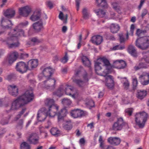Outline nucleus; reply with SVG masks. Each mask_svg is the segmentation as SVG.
Listing matches in <instances>:
<instances>
[{"label": "nucleus", "mask_w": 149, "mask_h": 149, "mask_svg": "<svg viewBox=\"0 0 149 149\" xmlns=\"http://www.w3.org/2000/svg\"><path fill=\"white\" fill-rule=\"evenodd\" d=\"M91 40L93 43L97 45H100L103 40L102 37L100 35L94 36L92 37Z\"/></svg>", "instance_id": "25"}, {"label": "nucleus", "mask_w": 149, "mask_h": 149, "mask_svg": "<svg viewBox=\"0 0 149 149\" xmlns=\"http://www.w3.org/2000/svg\"><path fill=\"white\" fill-rule=\"evenodd\" d=\"M76 2V6L77 7V11L79 10V0H75Z\"/></svg>", "instance_id": "62"}, {"label": "nucleus", "mask_w": 149, "mask_h": 149, "mask_svg": "<svg viewBox=\"0 0 149 149\" xmlns=\"http://www.w3.org/2000/svg\"><path fill=\"white\" fill-rule=\"evenodd\" d=\"M148 117L145 112H140L137 113L135 116V121L137 125L140 128L144 127Z\"/></svg>", "instance_id": "5"}, {"label": "nucleus", "mask_w": 149, "mask_h": 149, "mask_svg": "<svg viewBox=\"0 0 149 149\" xmlns=\"http://www.w3.org/2000/svg\"><path fill=\"white\" fill-rule=\"evenodd\" d=\"M143 59L147 63H149V52L146 53L143 56Z\"/></svg>", "instance_id": "45"}, {"label": "nucleus", "mask_w": 149, "mask_h": 149, "mask_svg": "<svg viewBox=\"0 0 149 149\" xmlns=\"http://www.w3.org/2000/svg\"><path fill=\"white\" fill-rule=\"evenodd\" d=\"M118 25L112 23L110 26L111 31L112 33H116L118 32L120 29Z\"/></svg>", "instance_id": "29"}, {"label": "nucleus", "mask_w": 149, "mask_h": 149, "mask_svg": "<svg viewBox=\"0 0 149 149\" xmlns=\"http://www.w3.org/2000/svg\"><path fill=\"white\" fill-rule=\"evenodd\" d=\"M1 25L4 29H11L13 24L10 20H8L6 21L4 17L2 18L1 21Z\"/></svg>", "instance_id": "17"}, {"label": "nucleus", "mask_w": 149, "mask_h": 149, "mask_svg": "<svg viewBox=\"0 0 149 149\" xmlns=\"http://www.w3.org/2000/svg\"><path fill=\"white\" fill-rule=\"evenodd\" d=\"M18 55V53L16 52L11 53L9 55L8 59L9 64H11L15 61L16 60Z\"/></svg>", "instance_id": "21"}, {"label": "nucleus", "mask_w": 149, "mask_h": 149, "mask_svg": "<svg viewBox=\"0 0 149 149\" xmlns=\"http://www.w3.org/2000/svg\"><path fill=\"white\" fill-rule=\"evenodd\" d=\"M24 120L23 119H20L17 124L16 127L18 129L21 130L23 127Z\"/></svg>", "instance_id": "40"}, {"label": "nucleus", "mask_w": 149, "mask_h": 149, "mask_svg": "<svg viewBox=\"0 0 149 149\" xmlns=\"http://www.w3.org/2000/svg\"><path fill=\"white\" fill-rule=\"evenodd\" d=\"M59 18L61 20H63L64 19L63 15L62 12H60L59 15Z\"/></svg>", "instance_id": "63"}, {"label": "nucleus", "mask_w": 149, "mask_h": 149, "mask_svg": "<svg viewBox=\"0 0 149 149\" xmlns=\"http://www.w3.org/2000/svg\"><path fill=\"white\" fill-rule=\"evenodd\" d=\"M50 132L51 134L56 136H58L60 134V131L56 128H53L50 130Z\"/></svg>", "instance_id": "35"}, {"label": "nucleus", "mask_w": 149, "mask_h": 149, "mask_svg": "<svg viewBox=\"0 0 149 149\" xmlns=\"http://www.w3.org/2000/svg\"><path fill=\"white\" fill-rule=\"evenodd\" d=\"M29 70L36 68L38 65V61L37 59H32L27 62Z\"/></svg>", "instance_id": "20"}, {"label": "nucleus", "mask_w": 149, "mask_h": 149, "mask_svg": "<svg viewBox=\"0 0 149 149\" xmlns=\"http://www.w3.org/2000/svg\"><path fill=\"white\" fill-rule=\"evenodd\" d=\"M145 33L147 31H149V24H147L145 26L144 30H143Z\"/></svg>", "instance_id": "60"}, {"label": "nucleus", "mask_w": 149, "mask_h": 149, "mask_svg": "<svg viewBox=\"0 0 149 149\" xmlns=\"http://www.w3.org/2000/svg\"><path fill=\"white\" fill-rule=\"evenodd\" d=\"M99 74L105 77L106 85L108 88H112L113 87L114 83L113 76L111 75H108L107 73L105 74V75L102 74Z\"/></svg>", "instance_id": "9"}, {"label": "nucleus", "mask_w": 149, "mask_h": 149, "mask_svg": "<svg viewBox=\"0 0 149 149\" xmlns=\"http://www.w3.org/2000/svg\"><path fill=\"white\" fill-rule=\"evenodd\" d=\"M128 53L133 56L136 57L137 56V53L134 46L130 45L127 49Z\"/></svg>", "instance_id": "26"}, {"label": "nucleus", "mask_w": 149, "mask_h": 149, "mask_svg": "<svg viewBox=\"0 0 149 149\" xmlns=\"http://www.w3.org/2000/svg\"><path fill=\"white\" fill-rule=\"evenodd\" d=\"M62 103L65 107H67L71 104L72 102L70 99L64 98L62 100Z\"/></svg>", "instance_id": "36"}, {"label": "nucleus", "mask_w": 149, "mask_h": 149, "mask_svg": "<svg viewBox=\"0 0 149 149\" xmlns=\"http://www.w3.org/2000/svg\"><path fill=\"white\" fill-rule=\"evenodd\" d=\"M41 16V13L39 11H36L34 12L30 18V19L33 21H35L40 19Z\"/></svg>", "instance_id": "27"}, {"label": "nucleus", "mask_w": 149, "mask_h": 149, "mask_svg": "<svg viewBox=\"0 0 149 149\" xmlns=\"http://www.w3.org/2000/svg\"><path fill=\"white\" fill-rule=\"evenodd\" d=\"M48 79L45 81H44V84L45 85V87L47 89L53 90L55 88V84L56 80L54 79Z\"/></svg>", "instance_id": "11"}, {"label": "nucleus", "mask_w": 149, "mask_h": 149, "mask_svg": "<svg viewBox=\"0 0 149 149\" xmlns=\"http://www.w3.org/2000/svg\"><path fill=\"white\" fill-rule=\"evenodd\" d=\"M112 5L113 8L116 10L118 9V4L116 2L113 3H112Z\"/></svg>", "instance_id": "59"}, {"label": "nucleus", "mask_w": 149, "mask_h": 149, "mask_svg": "<svg viewBox=\"0 0 149 149\" xmlns=\"http://www.w3.org/2000/svg\"><path fill=\"white\" fill-rule=\"evenodd\" d=\"M135 45L142 50L146 49L149 47V36H145L137 38L135 42Z\"/></svg>", "instance_id": "6"}, {"label": "nucleus", "mask_w": 149, "mask_h": 149, "mask_svg": "<svg viewBox=\"0 0 149 149\" xmlns=\"http://www.w3.org/2000/svg\"><path fill=\"white\" fill-rule=\"evenodd\" d=\"M81 72L80 70H78L75 72V74L76 77H80Z\"/></svg>", "instance_id": "61"}, {"label": "nucleus", "mask_w": 149, "mask_h": 149, "mask_svg": "<svg viewBox=\"0 0 149 149\" xmlns=\"http://www.w3.org/2000/svg\"><path fill=\"white\" fill-rule=\"evenodd\" d=\"M82 13L83 17L84 19H86L88 18V12L87 9L86 8H84L82 10Z\"/></svg>", "instance_id": "42"}, {"label": "nucleus", "mask_w": 149, "mask_h": 149, "mask_svg": "<svg viewBox=\"0 0 149 149\" xmlns=\"http://www.w3.org/2000/svg\"><path fill=\"white\" fill-rule=\"evenodd\" d=\"M15 15V11L13 9H8L4 12V15L6 17L11 18L13 17Z\"/></svg>", "instance_id": "22"}, {"label": "nucleus", "mask_w": 149, "mask_h": 149, "mask_svg": "<svg viewBox=\"0 0 149 149\" xmlns=\"http://www.w3.org/2000/svg\"><path fill=\"white\" fill-rule=\"evenodd\" d=\"M139 79L142 85H148L149 83V73L146 72H143L139 76Z\"/></svg>", "instance_id": "10"}, {"label": "nucleus", "mask_w": 149, "mask_h": 149, "mask_svg": "<svg viewBox=\"0 0 149 149\" xmlns=\"http://www.w3.org/2000/svg\"><path fill=\"white\" fill-rule=\"evenodd\" d=\"M6 131V129L5 128H2L0 130V138L2 136V135L5 133Z\"/></svg>", "instance_id": "54"}, {"label": "nucleus", "mask_w": 149, "mask_h": 149, "mask_svg": "<svg viewBox=\"0 0 149 149\" xmlns=\"http://www.w3.org/2000/svg\"><path fill=\"white\" fill-rule=\"evenodd\" d=\"M74 81L79 87H83L85 85V82L80 79H75Z\"/></svg>", "instance_id": "37"}, {"label": "nucleus", "mask_w": 149, "mask_h": 149, "mask_svg": "<svg viewBox=\"0 0 149 149\" xmlns=\"http://www.w3.org/2000/svg\"><path fill=\"white\" fill-rule=\"evenodd\" d=\"M16 68L17 71L21 73H25L29 70L27 63L26 64L22 61L19 62L17 64Z\"/></svg>", "instance_id": "8"}, {"label": "nucleus", "mask_w": 149, "mask_h": 149, "mask_svg": "<svg viewBox=\"0 0 149 149\" xmlns=\"http://www.w3.org/2000/svg\"><path fill=\"white\" fill-rule=\"evenodd\" d=\"M10 118V116H8L7 118H3L1 121V123L2 125H4L7 124Z\"/></svg>", "instance_id": "41"}, {"label": "nucleus", "mask_w": 149, "mask_h": 149, "mask_svg": "<svg viewBox=\"0 0 149 149\" xmlns=\"http://www.w3.org/2000/svg\"><path fill=\"white\" fill-rule=\"evenodd\" d=\"M95 12L100 17H103L105 14V12L104 11L100 9L95 10Z\"/></svg>", "instance_id": "34"}, {"label": "nucleus", "mask_w": 149, "mask_h": 149, "mask_svg": "<svg viewBox=\"0 0 149 149\" xmlns=\"http://www.w3.org/2000/svg\"><path fill=\"white\" fill-rule=\"evenodd\" d=\"M82 61L83 64L88 67H90L91 65V62L88 59L86 56H83L82 57Z\"/></svg>", "instance_id": "33"}, {"label": "nucleus", "mask_w": 149, "mask_h": 149, "mask_svg": "<svg viewBox=\"0 0 149 149\" xmlns=\"http://www.w3.org/2000/svg\"><path fill=\"white\" fill-rule=\"evenodd\" d=\"M120 40V42L122 43L125 42V38L123 35H119Z\"/></svg>", "instance_id": "55"}, {"label": "nucleus", "mask_w": 149, "mask_h": 149, "mask_svg": "<svg viewBox=\"0 0 149 149\" xmlns=\"http://www.w3.org/2000/svg\"><path fill=\"white\" fill-rule=\"evenodd\" d=\"M91 107L94 106V102L92 100H90L87 103Z\"/></svg>", "instance_id": "53"}, {"label": "nucleus", "mask_w": 149, "mask_h": 149, "mask_svg": "<svg viewBox=\"0 0 149 149\" xmlns=\"http://www.w3.org/2000/svg\"><path fill=\"white\" fill-rule=\"evenodd\" d=\"M147 95V92L146 90H138L137 97V98L140 99H143Z\"/></svg>", "instance_id": "30"}, {"label": "nucleus", "mask_w": 149, "mask_h": 149, "mask_svg": "<svg viewBox=\"0 0 149 149\" xmlns=\"http://www.w3.org/2000/svg\"><path fill=\"white\" fill-rule=\"evenodd\" d=\"M135 29V26L134 24H132L130 27V34H131L132 36H133L134 31V29Z\"/></svg>", "instance_id": "50"}, {"label": "nucleus", "mask_w": 149, "mask_h": 149, "mask_svg": "<svg viewBox=\"0 0 149 149\" xmlns=\"http://www.w3.org/2000/svg\"><path fill=\"white\" fill-rule=\"evenodd\" d=\"M123 127L126 129L129 128L127 123L124 122L122 118H118L117 121L114 123L112 127L113 130L115 131L120 130Z\"/></svg>", "instance_id": "7"}, {"label": "nucleus", "mask_w": 149, "mask_h": 149, "mask_svg": "<svg viewBox=\"0 0 149 149\" xmlns=\"http://www.w3.org/2000/svg\"><path fill=\"white\" fill-rule=\"evenodd\" d=\"M145 1L146 0H141L140 4L138 6V8L139 10L141 9Z\"/></svg>", "instance_id": "58"}, {"label": "nucleus", "mask_w": 149, "mask_h": 149, "mask_svg": "<svg viewBox=\"0 0 149 149\" xmlns=\"http://www.w3.org/2000/svg\"><path fill=\"white\" fill-rule=\"evenodd\" d=\"M12 33V34L10 35V33L9 34L10 37L7 38L3 41L9 48L17 47L19 45L18 42H14L15 38V37L25 36L24 31L21 29H18V26H16L13 29Z\"/></svg>", "instance_id": "3"}, {"label": "nucleus", "mask_w": 149, "mask_h": 149, "mask_svg": "<svg viewBox=\"0 0 149 149\" xmlns=\"http://www.w3.org/2000/svg\"><path fill=\"white\" fill-rule=\"evenodd\" d=\"M26 108L25 107H24L22 109V110L19 112V113L22 116L24 113L25 111H26Z\"/></svg>", "instance_id": "64"}, {"label": "nucleus", "mask_w": 149, "mask_h": 149, "mask_svg": "<svg viewBox=\"0 0 149 149\" xmlns=\"http://www.w3.org/2000/svg\"><path fill=\"white\" fill-rule=\"evenodd\" d=\"M40 69L42 71L44 76L46 77V79L49 78L53 73L52 69L50 67L46 68L42 67L40 68Z\"/></svg>", "instance_id": "13"}, {"label": "nucleus", "mask_w": 149, "mask_h": 149, "mask_svg": "<svg viewBox=\"0 0 149 149\" xmlns=\"http://www.w3.org/2000/svg\"><path fill=\"white\" fill-rule=\"evenodd\" d=\"M83 77L84 80V81H85V82L88 81L87 74L86 72H85V74L83 76Z\"/></svg>", "instance_id": "57"}, {"label": "nucleus", "mask_w": 149, "mask_h": 149, "mask_svg": "<svg viewBox=\"0 0 149 149\" xmlns=\"http://www.w3.org/2000/svg\"><path fill=\"white\" fill-rule=\"evenodd\" d=\"M113 64L114 66L116 65H118L117 66H114V68L122 69L125 68L127 66V63L124 61L121 60H117L113 62Z\"/></svg>", "instance_id": "16"}, {"label": "nucleus", "mask_w": 149, "mask_h": 149, "mask_svg": "<svg viewBox=\"0 0 149 149\" xmlns=\"http://www.w3.org/2000/svg\"><path fill=\"white\" fill-rule=\"evenodd\" d=\"M45 104L48 109L46 115L49 117H54L56 115L58 116V122L63 121V116L65 115L66 110L62 109L60 111L57 112L58 107L54 104V101L53 99H47L45 101Z\"/></svg>", "instance_id": "1"}, {"label": "nucleus", "mask_w": 149, "mask_h": 149, "mask_svg": "<svg viewBox=\"0 0 149 149\" xmlns=\"http://www.w3.org/2000/svg\"><path fill=\"white\" fill-rule=\"evenodd\" d=\"M74 90V88L70 86H67V85H61L60 86L57 91L54 93V95L60 97L63 95L65 92V94L70 96H72L73 97H74L75 95L74 94L72 95L71 93Z\"/></svg>", "instance_id": "4"}, {"label": "nucleus", "mask_w": 149, "mask_h": 149, "mask_svg": "<svg viewBox=\"0 0 149 149\" xmlns=\"http://www.w3.org/2000/svg\"><path fill=\"white\" fill-rule=\"evenodd\" d=\"M147 13L148 11L146 9H143L142 11L141 14V16L142 18H143L147 14Z\"/></svg>", "instance_id": "49"}, {"label": "nucleus", "mask_w": 149, "mask_h": 149, "mask_svg": "<svg viewBox=\"0 0 149 149\" xmlns=\"http://www.w3.org/2000/svg\"><path fill=\"white\" fill-rule=\"evenodd\" d=\"M125 112L126 113H127L129 116L132 115V111L131 109L128 108L126 109L125 110Z\"/></svg>", "instance_id": "48"}, {"label": "nucleus", "mask_w": 149, "mask_h": 149, "mask_svg": "<svg viewBox=\"0 0 149 149\" xmlns=\"http://www.w3.org/2000/svg\"><path fill=\"white\" fill-rule=\"evenodd\" d=\"M108 141L111 144L117 146L120 143L121 140L119 138L110 137L108 139Z\"/></svg>", "instance_id": "23"}, {"label": "nucleus", "mask_w": 149, "mask_h": 149, "mask_svg": "<svg viewBox=\"0 0 149 149\" xmlns=\"http://www.w3.org/2000/svg\"><path fill=\"white\" fill-rule=\"evenodd\" d=\"M7 88L9 93L11 95L15 97L18 95V89L16 86L13 84L9 85Z\"/></svg>", "instance_id": "12"}, {"label": "nucleus", "mask_w": 149, "mask_h": 149, "mask_svg": "<svg viewBox=\"0 0 149 149\" xmlns=\"http://www.w3.org/2000/svg\"><path fill=\"white\" fill-rule=\"evenodd\" d=\"M68 60V57L67 52H65V55L64 57L61 60V62L65 63H66Z\"/></svg>", "instance_id": "43"}, {"label": "nucleus", "mask_w": 149, "mask_h": 149, "mask_svg": "<svg viewBox=\"0 0 149 149\" xmlns=\"http://www.w3.org/2000/svg\"><path fill=\"white\" fill-rule=\"evenodd\" d=\"M102 62L103 63L105 66H106V69L107 70V72L111 71V69L112 68H114V65H111L109 61L106 58L103 57L101 59Z\"/></svg>", "instance_id": "19"}, {"label": "nucleus", "mask_w": 149, "mask_h": 149, "mask_svg": "<svg viewBox=\"0 0 149 149\" xmlns=\"http://www.w3.org/2000/svg\"><path fill=\"white\" fill-rule=\"evenodd\" d=\"M101 64V63L98 62H96L95 63V71L96 72V73L98 74V75H100L99 74H104V75L105 74L107 73V74H109V72H106L103 71V73H98L97 72V71L100 70L101 69V67L100 66V64Z\"/></svg>", "instance_id": "32"}, {"label": "nucleus", "mask_w": 149, "mask_h": 149, "mask_svg": "<svg viewBox=\"0 0 149 149\" xmlns=\"http://www.w3.org/2000/svg\"><path fill=\"white\" fill-rule=\"evenodd\" d=\"M63 128L67 130H70L72 128V125L71 123V121H67L65 124L63 125Z\"/></svg>", "instance_id": "38"}, {"label": "nucleus", "mask_w": 149, "mask_h": 149, "mask_svg": "<svg viewBox=\"0 0 149 149\" xmlns=\"http://www.w3.org/2000/svg\"><path fill=\"white\" fill-rule=\"evenodd\" d=\"M31 41L33 42L39 43L41 42L40 40L38 39L37 38H33L31 40Z\"/></svg>", "instance_id": "52"}, {"label": "nucleus", "mask_w": 149, "mask_h": 149, "mask_svg": "<svg viewBox=\"0 0 149 149\" xmlns=\"http://www.w3.org/2000/svg\"><path fill=\"white\" fill-rule=\"evenodd\" d=\"M145 33L143 30H141L140 29H137L136 31V34L138 36H140L141 33Z\"/></svg>", "instance_id": "47"}, {"label": "nucleus", "mask_w": 149, "mask_h": 149, "mask_svg": "<svg viewBox=\"0 0 149 149\" xmlns=\"http://www.w3.org/2000/svg\"><path fill=\"white\" fill-rule=\"evenodd\" d=\"M124 88L126 90L128 89L129 87L130 83L127 80H125V82L123 84Z\"/></svg>", "instance_id": "44"}, {"label": "nucleus", "mask_w": 149, "mask_h": 149, "mask_svg": "<svg viewBox=\"0 0 149 149\" xmlns=\"http://www.w3.org/2000/svg\"><path fill=\"white\" fill-rule=\"evenodd\" d=\"M139 65L141 69L142 68H147V66L143 63H140Z\"/></svg>", "instance_id": "56"}, {"label": "nucleus", "mask_w": 149, "mask_h": 149, "mask_svg": "<svg viewBox=\"0 0 149 149\" xmlns=\"http://www.w3.org/2000/svg\"><path fill=\"white\" fill-rule=\"evenodd\" d=\"M14 76L15 75L14 74H11L7 75L6 78L8 80L10 81L12 79Z\"/></svg>", "instance_id": "51"}, {"label": "nucleus", "mask_w": 149, "mask_h": 149, "mask_svg": "<svg viewBox=\"0 0 149 149\" xmlns=\"http://www.w3.org/2000/svg\"><path fill=\"white\" fill-rule=\"evenodd\" d=\"M97 6L99 7L106 8L107 4L106 0H96Z\"/></svg>", "instance_id": "28"}, {"label": "nucleus", "mask_w": 149, "mask_h": 149, "mask_svg": "<svg viewBox=\"0 0 149 149\" xmlns=\"http://www.w3.org/2000/svg\"><path fill=\"white\" fill-rule=\"evenodd\" d=\"M31 11V8L28 6H25L20 8L19 10L20 15L25 17L28 16Z\"/></svg>", "instance_id": "14"}, {"label": "nucleus", "mask_w": 149, "mask_h": 149, "mask_svg": "<svg viewBox=\"0 0 149 149\" xmlns=\"http://www.w3.org/2000/svg\"><path fill=\"white\" fill-rule=\"evenodd\" d=\"M21 149H30V145L26 142H24L20 145Z\"/></svg>", "instance_id": "39"}, {"label": "nucleus", "mask_w": 149, "mask_h": 149, "mask_svg": "<svg viewBox=\"0 0 149 149\" xmlns=\"http://www.w3.org/2000/svg\"><path fill=\"white\" fill-rule=\"evenodd\" d=\"M45 115L42 113H41V111L39 110L37 114V119L39 121H43L46 118Z\"/></svg>", "instance_id": "31"}, {"label": "nucleus", "mask_w": 149, "mask_h": 149, "mask_svg": "<svg viewBox=\"0 0 149 149\" xmlns=\"http://www.w3.org/2000/svg\"><path fill=\"white\" fill-rule=\"evenodd\" d=\"M34 96L31 90L26 91L21 96L18 97L12 102L10 109L16 110L25 104L32 101Z\"/></svg>", "instance_id": "2"}, {"label": "nucleus", "mask_w": 149, "mask_h": 149, "mask_svg": "<svg viewBox=\"0 0 149 149\" xmlns=\"http://www.w3.org/2000/svg\"><path fill=\"white\" fill-rule=\"evenodd\" d=\"M33 26L35 32H39L43 27L42 22L40 21L35 23L33 24Z\"/></svg>", "instance_id": "24"}, {"label": "nucleus", "mask_w": 149, "mask_h": 149, "mask_svg": "<svg viewBox=\"0 0 149 149\" xmlns=\"http://www.w3.org/2000/svg\"><path fill=\"white\" fill-rule=\"evenodd\" d=\"M132 82L133 89L134 90L136 88V87L138 84V81L136 78H134L133 79Z\"/></svg>", "instance_id": "46"}, {"label": "nucleus", "mask_w": 149, "mask_h": 149, "mask_svg": "<svg viewBox=\"0 0 149 149\" xmlns=\"http://www.w3.org/2000/svg\"><path fill=\"white\" fill-rule=\"evenodd\" d=\"M30 144L36 145L39 143V139L36 134H32L27 139Z\"/></svg>", "instance_id": "15"}, {"label": "nucleus", "mask_w": 149, "mask_h": 149, "mask_svg": "<svg viewBox=\"0 0 149 149\" xmlns=\"http://www.w3.org/2000/svg\"><path fill=\"white\" fill-rule=\"evenodd\" d=\"M83 114V111L78 109H74L70 113L71 116L74 118L81 117Z\"/></svg>", "instance_id": "18"}]
</instances>
